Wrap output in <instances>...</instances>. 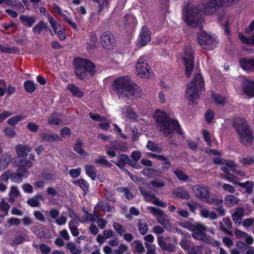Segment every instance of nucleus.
I'll return each instance as SVG.
<instances>
[{"instance_id":"obj_1","label":"nucleus","mask_w":254,"mask_h":254,"mask_svg":"<svg viewBox=\"0 0 254 254\" xmlns=\"http://www.w3.org/2000/svg\"><path fill=\"white\" fill-rule=\"evenodd\" d=\"M239 0H204L197 6L189 7L184 14L186 23L191 27L197 26L202 21V14L213 15L217 9L231 6Z\"/></svg>"},{"instance_id":"obj_2","label":"nucleus","mask_w":254,"mask_h":254,"mask_svg":"<svg viewBox=\"0 0 254 254\" xmlns=\"http://www.w3.org/2000/svg\"><path fill=\"white\" fill-rule=\"evenodd\" d=\"M113 90L120 98L127 97L130 99L141 97V89L131 82L128 76H122L116 79L112 84Z\"/></svg>"},{"instance_id":"obj_3","label":"nucleus","mask_w":254,"mask_h":254,"mask_svg":"<svg viewBox=\"0 0 254 254\" xmlns=\"http://www.w3.org/2000/svg\"><path fill=\"white\" fill-rule=\"evenodd\" d=\"M152 116L160 131L166 136L170 135L174 131L181 133L178 121L171 119L164 110H156Z\"/></svg>"},{"instance_id":"obj_4","label":"nucleus","mask_w":254,"mask_h":254,"mask_svg":"<svg viewBox=\"0 0 254 254\" xmlns=\"http://www.w3.org/2000/svg\"><path fill=\"white\" fill-rule=\"evenodd\" d=\"M75 72L77 76L84 79L93 76L95 71V66L89 60L80 58L74 60Z\"/></svg>"},{"instance_id":"obj_5","label":"nucleus","mask_w":254,"mask_h":254,"mask_svg":"<svg viewBox=\"0 0 254 254\" xmlns=\"http://www.w3.org/2000/svg\"><path fill=\"white\" fill-rule=\"evenodd\" d=\"M234 126L240 142L244 145H250L253 141L254 136L247 122L242 119H238L235 122Z\"/></svg>"},{"instance_id":"obj_6","label":"nucleus","mask_w":254,"mask_h":254,"mask_svg":"<svg viewBox=\"0 0 254 254\" xmlns=\"http://www.w3.org/2000/svg\"><path fill=\"white\" fill-rule=\"evenodd\" d=\"M204 81L200 74H196L192 80L188 85L186 97L190 102H193L199 97V91L203 87Z\"/></svg>"},{"instance_id":"obj_7","label":"nucleus","mask_w":254,"mask_h":254,"mask_svg":"<svg viewBox=\"0 0 254 254\" xmlns=\"http://www.w3.org/2000/svg\"><path fill=\"white\" fill-rule=\"evenodd\" d=\"M192 190L197 197L206 203H215L216 205L222 204V200L217 199L216 196H211L208 188L207 187L195 185L192 187Z\"/></svg>"},{"instance_id":"obj_8","label":"nucleus","mask_w":254,"mask_h":254,"mask_svg":"<svg viewBox=\"0 0 254 254\" xmlns=\"http://www.w3.org/2000/svg\"><path fill=\"white\" fill-rule=\"evenodd\" d=\"M135 72L142 78H149L153 75V71L144 57H139L135 63Z\"/></svg>"},{"instance_id":"obj_9","label":"nucleus","mask_w":254,"mask_h":254,"mask_svg":"<svg viewBox=\"0 0 254 254\" xmlns=\"http://www.w3.org/2000/svg\"><path fill=\"white\" fill-rule=\"evenodd\" d=\"M198 42L200 46L205 50H212L216 45L217 41L214 36L201 31L198 35Z\"/></svg>"},{"instance_id":"obj_10","label":"nucleus","mask_w":254,"mask_h":254,"mask_svg":"<svg viewBox=\"0 0 254 254\" xmlns=\"http://www.w3.org/2000/svg\"><path fill=\"white\" fill-rule=\"evenodd\" d=\"M182 58L186 68V74L188 76H190L193 69V50L191 46L185 47Z\"/></svg>"},{"instance_id":"obj_11","label":"nucleus","mask_w":254,"mask_h":254,"mask_svg":"<svg viewBox=\"0 0 254 254\" xmlns=\"http://www.w3.org/2000/svg\"><path fill=\"white\" fill-rule=\"evenodd\" d=\"M147 209L151 211L156 218L158 223L162 225L165 229L168 230L171 228L170 220L167 219V216L160 209L150 206L147 207Z\"/></svg>"},{"instance_id":"obj_12","label":"nucleus","mask_w":254,"mask_h":254,"mask_svg":"<svg viewBox=\"0 0 254 254\" xmlns=\"http://www.w3.org/2000/svg\"><path fill=\"white\" fill-rule=\"evenodd\" d=\"M195 229L192 231V237L197 240H203L207 243H211L206 236L204 232L207 230V228L202 224L196 223Z\"/></svg>"},{"instance_id":"obj_13","label":"nucleus","mask_w":254,"mask_h":254,"mask_svg":"<svg viewBox=\"0 0 254 254\" xmlns=\"http://www.w3.org/2000/svg\"><path fill=\"white\" fill-rule=\"evenodd\" d=\"M225 180L234 185H237L242 188H244L246 190V192L248 194H251L253 192L254 187V183L252 181H247L245 183H239L235 179V177H230L228 176H223Z\"/></svg>"},{"instance_id":"obj_14","label":"nucleus","mask_w":254,"mask_h":254,"mask_svg":"<svg viewBox=\"0 0 254 254\" xmlns=\"http://www.w3.org/2000/svg\"><path fill=\"white\" fill-rule=\"evenodd\" d=\"M69 216L71 220L68 222V227L71 233L73 236H77L79 234L78 230L77 228L78 225V221L76 219L77 216L75 213L70 208H68Z\"/></svg>"},{"instance_id":"obj_15","label":"nucleus","mask_w":254,"mask_h":254,"mask_svg":"<svg viewBox=\"0 0 254 254\" xmlns=\"http://www.w3.org/2000/svg\"><path fill=\"white\" fill-rule=\"evenodd\" d=\"M100 42L104 49L109 50L112 48L115 43V39L111 32L106 31L102 34Z\"/></svg>"},{"instance_id":"obj_16","label":"nucleus","mask_w":254,"mask_h":254,"mask_svg":"<svg viewBox=\"0 0 254 254\" xmlns=\"http://www.w3.org/2000/svg\"><path fill=\"white\" fill-rule=\"evenodd\" d=\"M151 41V32L146 26H143L138 39V44L144 46Z\"/></svg>"},{"instance_id":"obj_17","label":"nucleus","mask_w":254,"mask_h":254,"mask_svg":"<svg viewBox=\"0 0 254 254\" xmlns=\"http://www.w3.org/2000/svg\"><path fill=\"white\" fill-rule=\"evenodd\" d=\"M140 190L145 201L148 202H151L161 207H165L166 206V204L165 202L160 200L159 199L156 197L154 194H149L143 190L142 189H140Z\"/></svg>"},{"instance_id":"obj_18","label":"nucleus","mask_w":254,"mask_h":254,"mask_svg":"<svg viewBox=\"0 0 254 254\" xmlns=\"http://www.w3.org/2000/svg\"><path fill=\"white\" fill-rule=\"evenodd\" d=\"M31 150V148L26 144H19L15 147L16 152L19 157H26Z\"/></svg>"},{"instance_id":"obj_19","label":"nucleus","mask_w":254,"mask_h":254,"mask_svg":"<svg viewBox=\"0 0 254 254\" xmlns=\"http://www.w3.org/2000/svg\"><path fill=\"white\" fill-rule=\"evenodd\" d=\"M207 154L212 156L213 160L216 164L222 165L224 159L221 158V152L217 150H212L210 148H207L206 150Z\"/></svg>"},{"instance_id":"obj_20","label":"nucleus","mask_w":254,"mask_h":254,"mask_svg":"<svg viewBox=\"0 0 254 254\" xmlns=\"http://www.w3.org/2000/svg\"><path fill=\"white\" fill-rule=\"evenodd\" d=\"M207 154L212 156L213 160L216 164L222 165L224 159L221 158V152L217 150H212L210 148H207L206 150Z\"/></svg>"},{"instance_id":"obj_21","label":"nucleus","mask_w":254,"mask_h":254,"mask_svg":"<svg viewBox=\"0 0 254 254\" xmlns=\"http://www.w3.org/2000/svg\"><path fill=\"white\" fill-rule=\"evenodd\" d=\"M245 211L242 208H238L232 214V218L235 223L240 225L242 222V217L244 216Z\"/></svg>"},{"instance_id":"obj_22","label":"nucleus","mask_w":254,"mask_h":254,"mask_svg":"<svg viewBox=\"0 0 254 254\" xmlns=\"http://www.w3.org/2000/svg\"><path fill=\"white\" fill-rule=\"evenodd\" d=\"M239 63L242 68L245 70L254 69V59H242Z\"/></svg>"},{"instance_id":"obj_23","label":"nucleus","mask_w":254,"mask_h":254,"mask_svg":"<svg viewBox=\"0 0 254 254\" xmlns=\"http://www.w3.org/2000/svg\"><path fill=\"white\" fill-rule=\"evenodd\" d=\"M32 163L31 161L26 160H21L18 163V171L22 172L23 174H28L27 169L31 167Z\"/></svg>"},{"instance_id":"obj_24","label":"nucleus","mask_w":254,"mask_h":254,"mask_svg":"<svg viewBox=\"0 0 254 254\" xmlns=\"http://www.w3.org/2000/svg\"><path fill=\"white\" fill-rule=\"evenodd\" d=\"M244 91L249 97H254V81H246L244 84Z\"/></svg>"},{"instance_id":"obj_25","label":"nucleus","mask_w":254,"mask_h":254,"mask_svg":"<svg viewBox=\"0 0 254 254\" xmlns=\"http://www.w3.org/2000/svg\"><path fill=\"white\" fill-rule=\"evenodd\" d=\"M239 200V199L236 196L228 195L225 197L224 204L227 207H232L237 204Z\"/></svg>"},{"instance_id":"obj_26","label":"nucleus","mask_w":254,"mask_h":254,"mask_svg":"<svg viewBox=\"0 0 254 254\" xmlns=\"http://www.w3.org/2000/svg\"><path fill=\"white\" fill-rule=\"evenodd\" d=\"M200 215L204 218L212 220L216 219L217 218V215L215 212L210 211L207 208H202L200 211Z\"/></svg>"},{"instance_id":"obj_27","label":"nucleus","mask_w":254,"mask_h":254,"mask_svg":"<svg viewBox=\"0 0 254 254\" xmlns=\"http://www.w3.org/2000/svg\"><path fill=\"white\" fill-rule=\"evenodd\" d=\"M47 18L53 29V31H50V33L51 35H54V34H57V30L58 29H61V25L50 14H47Z\"/></svg>"},{"instance_id":"obj_28","label":"nucleus","mask_w":254,"mask_h":254,"mask_svg":"<svg viewBox=\"0 0 254 254\" xmlns=\"http://www.w3.org/2000/svg\"><path fill=\"white\" fill-rule=\"evenodd\" d=\"M61 140V137L57 134L53 133L51 134L43 133L41 136V141L53 142L55 141Z\"/></svg>"},{"instance_id":"obj_29","label":"nucleus","mask_w":254,"mask_h":254,"mask_svg":"<svg viewBox=\"0 0 254 254\" xmlns=\"http://www.w3.org/2000/svg\"><path fill=\"white\" fill-rule=\"evenodd\" d=\"M219 21L222 25L224 27V31L227 34H229V30L227 27L228 25V20L230 18V15L226 12L221 14L219 16Z\"/></svg>"},{"instance_id":"obj_30","label":"nucleus","mask_w":254,"mask_h":254,"mask_svg":"<svg viewBox=\"0 0 254 254\" xmlns=\"http://www.w3.org/2000/svg\"><path fill=\"white\" fill-rule=\"evenodd\" d=\"M173 193L176 196L181 198L189 199L190 197L188 192L182 188L176 189Z\"/></svg>"},{"instance_id":"obj_31","label":"nucleus","mask_w":254,"mask_h":254,"mask_svg":"<svg viewBox=\"0 0 254 254\" xmlns=\"http://www.w3.org/2000/svg\"><path fill=\"white\" fill-rule=\"evenodd\" d=\"M114 163L120 168H123L126 164H129L132 166L129 157L126 154H122L119 157V161Z\"/></svg>"},{"instance_id":"obj_32","label":"nucleus","mask_w":254,"mask_h":254,"mask_svg":"<svg viewBox=\"0 0 254 254\" xmlns=\"http://www.w3.org/2000/svg\"><path fill=\"white\" fill-rule=\"evenodd\" d=\"M20 19L22 24L27 27H31L36 21V18L34 16L22 15Z\"/></svg>"},{"instance_id":"obj_33","label":"nucleus","mask_w":254,"mask_h":254,"mask_svg":"<svg viewBox=\"0 0 254 254\" xmlns=\"http://www.w3.org/2000/svg\"><path fill=\"white\" fill-rule=\"evenodd\" d=\"M122 113L123 116L127 118L134 119L137 117L136 114L130 107H126L123 108Z\"/></svg>"},{"instance_id":"obj_34","label":"nucleus","mask_w":254,"mask_h":254,"mask_svg":"<svg viewBox=\"0 0 254 254\" xmlns=\"http://www.w3.org/2000/svg\"><path fill=\"white\" fill-rule=\"evenodd\" d=\"M67 88L74 96L77 98H81L83 96V93L75 85L68 84Z\"/></svg>"},{"instance_id":"obj_35","label":"nucleus","mask_w":254,"mask_h":254,"mask_svg":"<svg viewBox=\"0 0 254 254\" xmlns=\"http://www.w3.org/2000/svg\"><path fill=\"white\" fill-rule=\"evenodd\" d=\"M86 174L92 180L96 179L97 171L95 167L91 165H86L85 167Z\"/></svg>"},{"instance_id":"obj_36","label":"nucleus","mask_w":254,"mask_h":254,"mask_svg":"<svg viewBox=\"0 0 254 254\" xmlns=\"http://www.w3.org/2000/svg\"><path fill=\"white\" fill-rule=\"evenodd\" d=\"M142 172L144 176L149 178H153L161 176V173L159 171L148 168H144Z\"/></svg>"},{"instance_id":"obj_37","label":"nucleus","mask_w":254,"mask_h":254,"mask_svg":"<svg viewBox=\"0 0 254 254\" xmlns=\"http://www.w3.org/2000/svg\"><path fill=\"white\" fill-rule=\"evenodd\" d=\"M27 176V174H23L22 172H19L18 171L17 173L11 172L10 179L13 182L20 183L22 181L23 178Z\"/></svg>"},{"instance_id":"obj_38","label":"nucleus","mask_w":254,"mask_h":254,"mask_svg":"<svg viewBox=\"0 0 254 254\" xmlns=\"http://www.w3.org/2000/svg\"><path fill=\"white\" fill-rule=\"evenodd\" d=\"M83 143L81 140H77L73 146V150L79 155L85 156L87 155V153L83 149Z\"/></svg>"},{"instance_id":"obj_39","label":"nucleus","mask_w":254,"mask_h":254,"mask_svg":"<svg viewBox=\"0 0 254 254\" xmlns=\"http://www.w3.org/2000/svg\"><path fill=\"white\" fill-rule=\"evenodd\" d=\"M231 227V222L230 219L228 218H224L223 221L220 223V228L224 233L229 234V231L227 228H230Z\"/></svg>"},{"instance_id":"obj_40","label":"nucleus","mask_w":254,"mask_h":254,"mask_svg":"<svg viewBox=\"0 0 254 254\" xmlns=\"http://www.w3.org/2000/svg\"><path fill=\"white\" fill-rule=\"evenodd\" d=\"M11 157L9 154L5 153L3 154L0 159V169H5L9 163Z\"/></svg>"},{"instance_id":"obj_41","label":"nucleus","mask_w":254,"mask_h":254,"mask_svg":"<svg viewBox=\"0 0 254 254\" xmlns=\"http://www.w3.org/2000/svg\"><path fill=\"white\" fill-rule=\"evenodd\" d=\"M98 4L97 12L100 14L104 8L108 9L109 7V2L110 0H93Z\"/></svg>"},{"instance_id":"obj_42","label":"nucleus","mask_w":254,"mask_h":254,"mask_svg":"<svg viewBox=\"0 0 254 254\" xmlns=\"http://www.w3.org/2000/svg\"><path fill=\"white\" fill-rule=\"evenodd\" d=\"M42 195L41 194H39L37 195L35 197L29 199L27 201V203L29 205L32 207H39L40 206L39 199H42Z\"/></svg>"},{"instance_id":"obj_43","label":"nucleus","mask_w":254,"mask_h":254,"mask_svg":"<svg viewBox=\"0 0 254 254\" xmlns=\"http://www.w3.org/2000/svg\"><path fill=\"white\" fill-rule=\"evenodd\" d=\"M25 119V116L21 115H18L10 118L7 121V124L11 126H15L19 122Z\"/></svg>"},{"instance_id":"obj_44","label":"nucleus","mask_w":254,"mask_h":254,"mask_svg":"<svg viewBox=\"0 0 254 254\" xmlns=\"http://www.w3.org/2000/svg\"><path fill=\"white\" fill-rule=\"evenodd\" d=\"M67 213L68 214V211L67 212H63L55 220V223L59 226H62L65 224L67 222Z\"/></svg>"},{"instance_id":"obj_45","label":"nucleus","mask_w":254,"mask_h":254,"mask_svg":"<svg viewBox=\"0 0 254 254\" xmlns=\"http://www.w3.org/2000/svg\"><path fill=\"white\" fill-rule=\"evenodd\" d=\"M47 27V25L46 23H45L43 21H41L38 22L33 28V32L35 34H39L41 31L44 29H46Z\"/></svg>"},{"instance_id":"obj_46","label":"nucleus","mask_w":254,"mask_h":254,"mask_svg":"<svg viewBox=\"0 0 254 254\" xmlns=\"http://www.w3.org/2000/svg\"><path fill=\"white\" fill-rule=\"evenodd\" d=\"M76 219L78 222H94L95 219L94 216L89 213H85L81 217H78L77 216Z\"/></svg>"},{"instance_id":"obj_47","label":"nucleus","mask_w":254,"mask_h":254,"mask_svg":"<svg viewBox=\"0 0 254 254\" xmlns=\"http://www.w3.org/2000/svg\"><path fill=\"white\" fill-rule=\"evenodd\" d=\"M94 162L95 164L107 167H111L112 166V164L103 156H99L98 158L94 160Z\"/></svg>"},{"instance_id":"obj_48","label":"nucleus","mask_w":254,"mask_h":254,"mask_svg":"<svg viewBox=\"0 0 254 254\" xmlns=\"http://www.w3.org/2000/svg\"><path fill=\"white\" fill-rule=\"evenodd\" d=\"M105 148L106 154L110 157L112 158L116 156V154L115 151L117 150V149H116L115 144H112V145H106Z\"/></svg>"},{"instance_id":"obj_49","label":"nucleus","mask_w":254,"mask_h":254,"mask_svg":"<svg viewBox=\"0 0 254 254\" xmlns=\"http://www.w3.org/2000/svg\"><path fill=\"white\" fill-rule=\"evenodd\" d=\"M138 227L140 233L142 235H144L147 232L148 226L144 219H141L139 221Z\"/></svg>"},{"instance_id":"obj_50","label":"nucleus","mask_w":254,"mask_h":254,"mask_svg":"<svg viewBox=\"0 0 254 254\" xmlns=\"http://www.w3.org/2000/svg\"><path fill=\"white\" fill-rule=\"evenodd\" d=\"M158 244L161 248L164 251H172L173 249L166 245L165 244V239L162 236H158L157 238Z\"/></svg>"},{"instance_id":"obj_51","label":"nucleus","mask_w":254,"mask_h":254,"mask_svg":"<svg viewBox=\"0 0 254 254\" xmlns=\"http://www.w3.org/2000/svg\"><path fill=\"white\" fill-rule=\"evenodd\" d=\"M149 155L150 156V157L151 158H156L158 160H163V161H165V162H164V165L163 166H162V168H166V169H168L170 167V163L167 161V159L166 158L162 156V155H157V154H154V153H150L149 154Z\"/></svg>"},{"instance_id":"obj_52","label":"nucleus","mask_w":254,"mask_h":254,"mask_svg":"<svg viewBox=\"0 0 254 254\" xmlns=\"http://www.w3.org/2000/svg\"><path fill=\"white\" fill-rule=\"evenodd\" d=\"M24 86L25 90L29 93L33 92L36 89L35 83L30 80L26 81L24 82Z\"/></svg>"},{"instance_id":"obj_53","label":"nucleus","mask_w":254,"mask_h":254,"mask_svg":"<svg viewBox=\"0 0 254 254\" xmlns=\"http://www.w3.org/2000/svg\"><path fill=\"white\" fill-rule=\"evenodd\" d=\"M3 132L7 137L11 138H14L16 136L15 130L14 128L9 127H5L3 129Z\"/></svg>"},{"instance_id":"obj_54","label":"nucleus","mask_w":254,"mask_h":254,"mask_svg":"<svg viewBox=\"0 0 254 254\" xmlns=\"http://www.w3.org/2000/svg\"><path fill=\"white\" fill-rule=\"evenodd\" d=\"M19 194V191L16 187H12L9 192V201L13 202L14 201V198L17 197Z\"/></svg>"},{"instance_id":"obj_55","label":"nucleus","mask_w":254,"mask_h":254,"mask_svg":"<svg viewBox=\"0 0 254 254\" xmlns=\"http://www.w3.org/2000/svg\"><path fill=\"white\" fill-rule=\"evenodd\" d=\"M146 146L149 150L152 151H156L157 152H161L162 151L161 148L158 144L151 141H149L148 142Z\"/></svg>"},{"instance_id":"obj_56","label":"nucleus","mask_w":254,"mask_h":254,"mask_svg":"<svg viewBox=\"0 0 254 254\" xmlns=\"http://www.w3.org/2000/svg\"><path fill=\"white\" fill-rule=\"evenodd\" d=\"M212 97L214 102L218 104H223L226 101V98L217 93H213Z\"/></svg>"},{"instance_id":"obj_57","label":"nucleus","mask_w":254,"mask_h":254,"mask_svg":"<svg viewBox=\"0 0 254 254\" xmlns=\"http://www.w3.org/2000/svg\"><path fill=\"white\" fill-rule=\"evenodd\" d=\"M34 246L36 248H38L40 252L44 254H49L51 251V248L44 244H40L39 246L34 245Z\"/></svg>"},{"instance_id":"obj_58","label":"nucleus","mask_w":254,"mask_h":254,"mask_svg":"<svg viewBox=\"0 0 254 254\" xmlns=\"http://www.w3.org/2000/svg\"><path fill=\"white\" fill-rule=\"evenodd\" d=\"M238 35L239 39L243 43L251 45L254 44V34L250 38H247L245 36H244L242 33H239Z\"/></svg>"},{"instance_id":"obj_59","label":"nucleus","mask_w":254,"mask_h":254,"mask_svg":"<svg viewBox=\"0 0 254 254\" xmlns=\"http://www.w3.org/2000/svg\"><path fill=\"white\" fill-rule=\"evenodd\" d=\"M97 44L98 39L95 34H92L91 35L90 42L87 43V48L91 49L95 47Z\"/></svg>"},{"instance_id":"obj_60","label":"nucleus","mask_w":254,"mask_h":254,"mask_svg":"<svg viewBox=\"0 0 254 254\" xmlns=\"http://www.w3.org/2000/svg\"><path fill=\"white\" fill-rule=\"evenodd\" d=\"M66 247L72 254H79L81 253L80 249L77 248L73 243L67 244Z\"/></svg>"},{"instance_id":"obj_61","label":"nucleus","mask_w":254,"mask_h":254,"mask_svg":"<svg viewBox=\"0 0 254 254\" xmlns=\"http://www.w3.org/2000/svg\"><path fill=\"white\" fill-rule=\"evenodd\" d=\"M202 134L205 141L207 144L209 146H212L211 141L212 138L210 133L206 130H204L202 131Z\"/></svg>"},{"instance_id":"obj_62","label":"nucleus","mask_w":254,"mask_h":254,"mask_svg":"<svg viewBox=\"0 0 254 254\" xmlns=\"http://www.w3.org/2000/svg\"><path fill=\"white\" fill-rule=\"evenodd\" d=\"M150 184L155 188H160L165 186V183L163 180L155 179L152 181Z\"/></svg>"},{"instance_id":"obj_63","label":"nucleus","mask_w":254,"mask_h":254,"mask_svg":"<svg viewBox=\"0 0 254 254\" xmlns=\"http://www.w3.org/2000/svg\"><path fill=\"white\" fill-rule=\"evenodd\" d=\"M113 228L120 235H123L125 233V229L118 223L114 222L113 223Z\"/></svg>"},{"instance_id":"obj_64","label":"nucleus","mask_w":254,"mask_h":254,"mask_svg":"<svg viewBox=\"0 0 254 254\" xmlns=\"http://www.w3.org/2000/svg\"><path fill=\"white\" fill-rule=\"evenodd\" d=\"M76 184L81 188L84 192L88 190L89 185L85 180L83 179L79 180L76 182Z\"/></svg>"}]
</instances>
